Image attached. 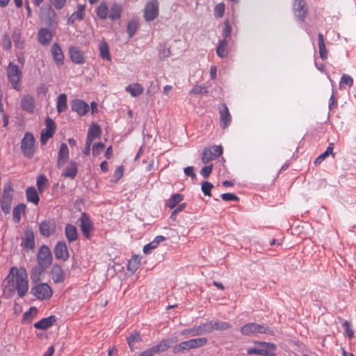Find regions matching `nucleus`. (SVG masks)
I'll return each instance as SVG.
<instances>
[{"instance_id": "1", "label": "nucleus", "mask_w": 356, "mask_h": 356, "mask_svg": "<svg viewBox=\"0 0 356 356\" xmlns=\"http://www.w3.org/2000/svg\"><path fill=\"white\" fill-rule=\"evenodd\" d=\"M28 275L24 268L12 267L10 273L3 282V293L10 297L15 291L20 298H23L28 292Z\"/></svg>"}, {"instance_id": "2", "label": "nucleus", "mask_w": 356, "mask_h": 356, "mask_svg": "<svg viewBox=\"0 0 356 356\" xmlns=\"http://www.w3.org/2000/svg\"><path fill=\"white\" fill-rule=\"evenodd\" d=\"M241 333L245 336H257L259 334H266L274 335L273 331L264 324L249 323L243 325L241 328Z\"/></svg>"}, {"instance_id": "3", "label": "nucleus", "mask_w": 356, "mask_h": 356, "mask_svg": "<svg viewBox=\"0 0 356 356\" xmlns=\"http://www.w3.org/2000/svg\"><path fill=\"white\" fill-rule=\"evenodd\" d=\"M13 200V188L10 183L3 186L1 200V209L5 214L10 213L11 211Z\"/></svg>"}, {"instance_id": "4", "label": "nucleus", "mask_w": 356, "mask_h": 356, "mask_svg": "<svg viewBox=\"0 0 356 356\" xmlns=\"http://www.w3.org/2000/svg\"><path fill=\"white\" fill-rule=\"evenodd\" d=\"M207 343L206 337L195 338L183 341L174 347L173 352L179 353L202 347Z\"/></svg>"}, {"instance_id": "5", "label": "nucleus", "mask_w": 356, "mask_h": 356, "mask_svg": "<svg viewBox=\"0 0 356 356\" xmlns=\"http://www.w3.org/2000/svg\"><path fill=\"white\" fill-rule=\"evenodd\" d=\"M31 293L38 300H49L52 296L53 291L47 283H40L33 286Z\"/></svg>"}, {"instance_id": "6", "label": "nucleus", "mask_w": 356, "mask_h": 356, "mask_svg": "<svg viewBox=\"0 0 356 356\" xmlns=\"http://www.w3.org/2000/svg\"><path fill=\"white\" fill-rule=\"evenodd\" d=\"M159 14V3L158 0H149L143 10V17L145 21L154 20Z\"/></svg>"}, {"instance_id": "7", "label": "nucleus", "mask_w": 356, "mask_h": 356, "mask_svg": "<svg viewBox=\"0 0 356 356\" xmlns=\"http://www.w3.org/2000/svg\"><path fill=\"white\" fill-rule=\"evenodd\" d=\"M35 139L32 134L26 132L21 141V149L23 155L32 158L34 154Z\"/></svg>"}, {"instance_id": "8", "label": "nucleus", "mask_w": 356, "mask_h": 356, "mask_svg": "<svg viewBox=\"0 0 356 356\" xmlns=\"http://www.w3.org/2000/svg\"><path fill=\"white\" fill-rule=\"evenodd\" d=\"M7 74L13 87L17 90H19L22 72L19 67L13 63H10L7 68Z\"/></svg>"}, {"instance_id": "9", "label": "nucleus", "mask_w": 356, "mask_h": 356, "mask_svg": "<svg viewBox=\"0 0 356 356\" xmlns=\"http://www.w3.org/2000/svg\"><path fill=\"white\" fill-rule=\"evenodd\" d=\"M37 259L38 265L43 269L48 268L51 265L52 255L47 246L42 245L40 248Z\"/></svg>"}, {"instance_id": "10", "label": "nucleus", "mask_w": 356, "mask_h": 356, "mask_svg": "<svg viewBox=\"0 0 356 356\" xmlns=\"http://www.w3.org/2000/svg\"><path fill=\"white\" fill-rule=\"evenodd\" d=\"M222 153V148L220 145H216L211 148H205L202 154V161L204 163H207L218 157Z\"/></svg>"}, {"instance_id": "11", "label": "nucleus", "mask_w": 356, "mask_h": 356, "mask_svg": "<svg viewBox=\"0 0 356 356\" xmlns=\"http://www.w3.org/2000/svg\"><path fill=\"white\" fill-rule=\"evenodd\" d=\"M254 343L257 346L258 350H261L259 355L262 356H275L274 352L276 350V346L274 343L255 341Z\"/></svg>"}, {"instance_id": "12", "label": "nucleus", "mask_w": 356, "mask_h": 356, "mask_svg": "<svg viewBox=\"0 0 356 356\" xmlns=\"http://www.w3.org/2000/svg\"><path fill=\"white\" fill-rule=\"evenodd\" d=\"M72 111L79 115H85L90 110L89 105L81 99H74L71 102Z\"/></svg>"}, {"instance_id": "13", "label": "nucleus", "mask_w": 356, "mask_h": 356, "mask_svg": "<svg viewBox=\"0 0 356 356\" xmlns=\"http://www.w3.org/2000/svg\"><path fill=\"white\" fill-rule=\"evenodd\" d=\"M81 229L83 235L89 238L90 232L93 230V225L90 220V217L86 213H83L80 218Z\"/></svg>"}, {"instance_id": "14", "label": "nucleus", "mask_w": 356, "mask_h": 356, "mask_svg": "<svg viewBox=\"0 0 356 356\" xmlns=\"http://www.w3.org/2000/svg\"><path fill=\"white\" fill-rule=\"evenodd\" d=\"M55 257L57 259L66 261L69 258V252L65 242L59 241L54 248Z\"/></svg>"}, {"instance_id": "15", "label": "nucleus", "mask_w": 356, "mask_h": 356, "mask_svg": "<svg viewBox=\"0 0 356 356\" xmlns=\"http://www.w3.org/2000/svg\"><path fill=\"white\" fill-rule=\"evenodd\" d=\"M293 11L300 22H303L307 13L305 1L302 0H296L293 4Z\"/></svg>"}, {"instance_id": "16", "label": "nucleus", "mask_w": 356, "mask_h": 356, "mask_svg": "<svg viewBox=\"0 0 356 356\" xmlns=\"http://www.w3.org/2000/svg\"><path fill=\"white\" fill-rule=\"evenodd\" d=\"M69 53L72 61L76 64H83L85 63V57L83 51L78 47H71Z\"/></svg>"}, {"instance_id": "17", "label": "nucleus", "mask_w": 356, "mask_h": 356, "mask_svg": "<svg viewBox=\"0 0 356 356\" xmlns=\"http://www.w3.org/2000/svg\"><path fill=\"white\" fill-rule=\"evenodd\" d=\"M56 229V224L53 221H42L39 225V230L40 234L45 236L48 237L51 234H54Z\"/></svg>"}, {"instance_id": "18", "label": "nucleus", "mask_w": 356, "mask_h": 356, "mask_svg": "<svg viewBox=\"0 0 356 356\" xmlns=\"http://www.w3.org/2000/svg\"><path fill=\"white\" fill-rule=\"evenodd\" d=\"M78 173V165L74 161H70L63 172L61 176L65 178H70L74 179Z\"/></svg>"}, {"instance_id": "19", "label": "nucleus", "mask_w": 356, "mask_h": 356, "mask_svg": "<svg viewBox=\"0 0 356 356\" xmlns=\"http://www.w3.org/2000/svg\"><path fill=\"white\" fill-rule=\"evenodd\" d=\"M51 278L54 283L63 282L65 280V272L58 264H54L51 270Z\"/></svg>"}, {"instance_id": "20", "label": "nucleus", "mask_w": 356, "mask_h": 356, "mask_svg": "<svg viewBox=\"0 0 356 356\" xmlns=\"http://www.w3.org/2000/svg\"><path fill=\"white\" fill-rule=\"evenodd\" d=\"M69 159V149L65 143H62L58 154L57 166L58 168L63 167V164Z\"/></svg>"}, {"instance_id": "21", "label": "nucleus", "mask_w": 356, "mask_h": 356, "mask_svg": "<svg viewBox=\"0 0 356 356\" xmlns=\"http://www.w3.org/2000/svg\"><path fill=\"white\" fill-rule=\"evenodd\" d=\"M56 321V317L55 316H50L47 318H44L40 321L34 323L35 328L38 330H47L51 327Z\"/></svg>"}, {"instance_id": "22", "label": "nucleus", "mask_w": 356, "mask_h": 356, "mask_svg": "<svg viewBox=\"0 0 356 356\" xmlns=\"http://www.w3.org/2000/svg\"><path fill=\"white\" fill-rule=\"evenodd\" d=\"M53 38L52 31L49 29L42 28L38 31V41L42 45H47Z\"/></svg>"}, {"instance_id": "23", "label": "nucleus", "mask_w": 356, "mask_h": 356, "mask_svg": "<svg viewBox=\"0 0 356 356\" xmlns=\"http://www.w3.org/2000/svg\"><path fill=\"white\" fill-rule=\"evenodd\" d=\"M53 58L58 66L63 64L64 55L60 47L57 43H54L51 49Z\"/></svg>"}, {"instance_id": "24", "label": "nucleus", "mask_w": 356, "mask_h": 356, "mask_svg": "<svg viewBox=\"0 0 356 356\" xmlns=\"http://www.w3.org/2000/svg\"><path fill=\"white\" fill-rule=\"evenodd\" d=\"M22 245L24 248L33 250L35 247V236L31 229H27L25 232L24 236L22 238Z\"/></svg>"}, {"instance_id": "25", "label": "nucleus", "mask_w": 356, "mask_h": 356, "mask_svg": "<svg viewBox=\"0 0 356 356\" xmlns=\"http://www.w3.org/2000/svg\"><path fill=\"white\" fill-rule=\"evenodd\" d=\"M21 107L24 111L29 113H33L35 108V99L29 95H24L21 100Z\"/></svg>"}, {"instance_id": "26", "label": "nucleus", "mask_w": 356, "mask_h": 356, "mask_svg": "<svg viewBox=\"0 0 356 356\" xmlns=\"http://www.w3.org/2000/svg\"><path fill=\"white\" fill-rule=\"evenodd\" d=\"M220 127L223 129H225L229 126L232 120V117L227 106H223V108L220 111Z\"/></svg>"}, {"instance_id": "27", "label": "nucleus", "mask_w": 356, "mask_h": 356, "mask_svg": "<svg viewBox=\"0 0 356 356\" xmlns=\"http://www.w3.org/2000/svg\"><path fill=\"white\" fill-rule=\"evenodd\" d=\"M172 341L170 339H163L160 341L158 344L153 346L151 347V350L153 352L154 355L156 353H160L167 350L171 346Z\"/></svg>"}, {"instance_id": "28", "label": "nucleus", "mask_w": 356, "mask_h": 356, "mask_svg": "<svg viewBox=\"0 0 356 356\" xmlns=\"http://www.w3.org/2000/svg\"><path fill=\"white\" fill-rule=\"evenodd\" d=\"M122 7L118 3H113L111 6L108 13V18L111 21H115L121 17Z\"/></svg>"}, {"instance_id": "29", "label": "nucleus", "mask_w": 356, "mask_h": 356, "mask_svg": "<svg viewBox=\"0 0 356 356\" xmlns=\"http://www.w3.org/2000/svg\"><path fill=\"white\" fill-rule=\"evenodd\" d=\"M125 90L133 97H137L143 92L144 88L141 84L136 83L128 85Z\"/></svg>"}, {"instance_id": "30", "label": "nucleus", "mask_w": 356, "mask_h": 356, "mask_svg": "<svg viewBox=\"0 0 356 356\" xmlns=\"http://www.w3.org/2000/svg\"><path fill=\"white\" fill-rule=\"evenodd\" d=\"M65 234L67 241L70 243L74 242L78 238L76 228L71 224H67L65 226Z\"/></svg>"}, {"instance_id": "31", "label": "nucleus", "mask_w": 356, "mask_h": 356, "mask_svg": "<svg viewBox=\"0 0 356 356\" xmlns=\"http://www.w3.org/2000/svg\"><path fill=\"white\" fill-rule=\"evenodd\" d=\"M101 133L100 127L98 124L93 123L88 131L87 140L93 141L96 138L100 137Z\"/></svg>"}, {"instance_id": "32", "label": "nucleus", "mask_w": 356, "mask_h": 356, "mask_svg": "<svg viewBox=\"0 0 356 356\" xmlns=\"http://www.w3.org/2000/svg\"><path fill=\"white\" fill-rule=\"evenodd\" d=\"M12 38L14 44L17 48L21 50L25 48V42L24 40L22 38V34L19 30H14Z\"/></svg>"}, {"instance_id": "33", "label": "nucleus", "mask_w": 356, "mask_h": 356, "mask_svg": "<svg viewBox=\"0 0 356 356\" xmlns=\"http://www.w3.org/2000/svg\"><path fill=\"white\" fill-rule=\"evenodd\" d=\"M27 201L38 205L40 198L37 190L34 187H29L26 191Z\"/></svg>"}, {"instance_id": "34", "label": "nucleus", "mask_w": 356, "mask_h": 356, "mask_svg": "<svg viewBox=\"0 0 356 356\" xmlns=\"http://www.w3.org/2000/svg\"><path fill=\"white\" fill-rule=\"evenodd\" d=\"M99 55L103 60L110 61L111 60L108 44L106 42L102 41L99 46Z\"/></svg>"}, {"instance_id": "35", "label": "nucleus", "mask_w": 356, "mask_h": 356, "mask_svg": "<svg viewBox=\"0 0 356 356\" xmlns=\"http://www.w3.org/2000/svg\"><path fill=\"white\" fill-rule=\"evenodd\" d=\"M97 16L104 20L108 17V8L106 2L102 1L96 8Z\"/></svg>"}, {"instance_id": "36", "label": "nucleus", "mask_w": 356, "mask_h": 356, "mask_svg": "<svg viewBox=\"0 0 356 356\" xmlns=\"http://www.w3.org/2000/svg\"><path fill=\"white\" fill-rule=\"evenodd\" d=\"M318 42L320 57L322 60H325L327 58V51L324 42L323 35L321 33L318 34Z\"/></svg>"}, {"instance_id": "37", "label": "nucleus", "mask_w": 356, "mask_h": 356, "mask_svg": "<svg viewBox=\"0 0 356 356\" xmlns=\"http://www.w3.org/2000/svg\"><path fill=\"white\" fill-rule=\"evenodd\" d=\"M67 95L64 93L59 95L57 97L56 108L59 113H62L63 111L67 109Z\"/></svg>"}, {"instance_id": "38", "label": "nucleus", "mask_w": 356, "mask_h": 356, "mask_svg": "<svg viewBox=\"0 0 356 356\" xmlns=\"http://www.w3.org/2000/svg\"><path fill=\"white\" fill-rule=\"evenodd\" d=\"M184 199V195L179 193L174 194L168 200L166 205L171 209L177 206Z\"/></svg>"}, {"instance_id": "39", "label": "nucleus", "mask_w": 356, "mask_h": 356, "mask_svg": "<svg viewBox=\"0 0 356 356\" xmlns=\"http://www.w3.org/2000/svg\"><path fill=\"white\" fill-rule=\"evenodd\" d=\"M228 41L223 39L219 42V44L216 49V54L220 58H225L227 55V47Z\"/></svg>"}, {"instance_id": "40", "label": "nucleus", "mask_w": 356, "mask_h": 356, "mask_svg": "<svg viewBox=\"0 0 356 356\" xmlns=\"http://www.w3.org/2000/svg\"><path fill=\"white\" fill-rule=\"evenodd\" d=\"M333 149H334V143H330L328 147H327V149L320 154L314 161V164L316 165H319L321 163V162L327 157L330 154H333Z\"/></svg>"}, {"instance_id": "41", "label": "nucleus", "mask_w": 356, "mask_h": 356, "mask_svg": "<svg viewBox=\"0 0 356 356\" xmlns=\"http://www.w3.org/2000/svg\"><path fill=\"white\" fill-rule=\"evenodd\" d=\"M25 204H19L14 207L13 211V220L16 222H19L21 220L22 214L25 211Z\"/></svg>"}, {"instance_id": "42", "label": "nucleus", "mask_w": 356, "mask_h": 356, "mask_svg": "<svg viewBox=\"0 0 356 356\" xmlns=\"http://www.w3.org/2000/svg\"><path fill=\"white\" fill-rule=\"evenodd\" d=\"M213 331V330H226L229 329L232 325L228 322L211 321Z\"/></svg>"}, {"instance_id": "43", "label": "nucleus", "mask_w": 356, "mask_h": 356, "mask_svg": "<svg viewBox=\"0 0 356 356\" xmlns=\"http://www.w3.org/2000/svg\"><path fill=\"white\" fill-rule=\"evenodd\" d=\"M49 181L47 177L43 175H40L37 178V187L40 193H43L45 190V188L48 186Z\"/></svg>"}, {"instance_id": "44", "label": "nucleus", "mask_w": 356, "mask_h": 356, "mask_svg": "<svg viewBox=\"0 0 356 356\" xmlns=\"http://www.w3.org/2000/svg\"><path fill=\"white\" fill-rule=\"evenodd\" d=\"M141 341L142 339L138 332H135L127 337V342L131 350H134V344Z\"/></svg>"}, {"instance_id": "45", "label": "nucleus", "mask_w": 356, "mask_h": 356, "mask_svg": "<svg viewBox=\"0 0 356 356\" xmlns=\"http://www.w3.org/2000/svg\"><path fill=\"white\" fill-rule=\"evenodd\" d=\"M85 9L86 6L83 4H79L77 6V10L74 12L73 14L74 17H75L78 21L82 20L85 17Z\"/></svg>"}, {"instance_id": "46", "label": "nucleus", "mask_w": 356, "mask_h": 356, "mask_svg": "<svg viewBox=\"0 0 356 356\" xmlns=\"http://www.w3.org/2000/svg\"><path fill=\"white\" fill-rule=\"evenodd\" d=\"M138 28V23L136 20H131L127 24V31L129 38H131L135 34Z\"/></svg>"}, {"instance_id": "47", "label": "nucleus", "mask_w": 356, "mask_h": 356, "mask_svg": "<svg viewBox=\"0 0 356 356\" xmlns=\"http://www.w3.org/2000/svg\"><path fill=\"white\" fill-rule=\"evenodd\" d=\"M213 188V185L209 181H202L201 189L204 195L211 196V190Z\"/></svg>"}, {"instance_id": "48", "label": "nucleus", "mask_w": 356, "mask_h": 356, "mask_svg": "<svg viewBox=\"0 0 356 356\" xmlns=\"http://www.w3.org/2000/svg\"><path fill=\"white\" fill-rule=\"evenodd\" d=\"M140 261L137 257H133L129 262L128 270L135 272L139 267Z\"/></svg>"}, {"instance_id": "49", "label": "nucleus", "mask_w": 356, "mask_h": 356, "mask_svg": "<svg viewBox=\"0 0 356 356\" xmlns=\"http://www.w3.org/2000/svg\"><path fill=\"white\" fill-rule=\"evenodd\" d=\"M208 90L207 87L200 85L195 86L190 91V94L193 95L206 94Z\"/></svg>"}, {"instance_id": "50", "label": "nucleus", "mask_w": 356, "mask_h": 356, "mask_svg": "<svg viewBox=\"0 0 356 356\" xmlns=\"http://www.w3.org/2000/svg\"><path fill=\"white\" fill-rule=\"evenodd\" d=\"M340 85H347L351 87L353 85V79L350 75L343 74L341 77Z\"/></svg>"}, {"instance_id": "51", "label": "nucleus", "mask_w": 356, "mask_h": 356, "mask_svg": "<svg viewBox=\"0 0 356 356\" xmlns=\"http://www.w3.org/2000/svg\"><path fill=\"white\" fill-rule=\"evenodd\" d=\"M225 4L223 3H218L214 8V15L216 17H222L225 13Z\"/></svg>"}, {"instance_id": "52", "label": "nucleus", "mask_w": 356, "mask_h": 356, "mask_svg": "<svg viewBox=\"0 0 356 356\" xmlns=\"http://www.w3.org/2000/svg\"><path fill=\"white\" fill-rule=\"evenodd\" d=\"M53 131L43 129L41 133L40 142L42 145L46 144L47 141L53 136Z\"/></svg>"}, {"instance_id": "53", "label": "nucleus", "mask_w": 356, "mask_h": 356, "mask_svg": "<svg viewBox=\"0 0 356 356\" xmlns=\"http://www.w3.org/2000/svg\"><path fill=\"white\" fill-rule=\"evenodd\" d=\"M124 174V168L122 166L118 167L113 174V180L114 183H117L123 176Z\"/></svg>"}, {"instance_id": "54", "label": "nucleus", "mask_w": 356, "mask_h": 356, "mask_svg": "<svg viewBox=\"0 0 356 356\" xmlns=\"http://www.w3.org/2000/svg\"><path fill=\"white\" fill-rule=\"evenodd\" d=\"M104 148V145L102 143H95L92 146V154L94 156L98 155Z\"/></svg>"}, {"instance_id": "55", "label": "nucleus", "mask_w": 356, "mask_h": 356, "mask_svg": "<svg viewBox=\"0 0 356 356\" xmlns=\"http://www.w3.org/2000/svg\"><path fill=\"white\" fill-rule=\"evenodd\" d=\"M200 326H201L202 332L203 334L210 333L213 331L211 321L207 322V323H202V324H200Z\"/></svg>"}, {"instance_id": "56", "label": "nucleus", "mask_w": 356, "mask_h": 356, "mask_svg": "<svg viewBox=\"0 0 356 356\" xmlns=\"http://www.w3.org/2000/svg\"><path fill=\"white\" fill-rule=\"evenodd\" d=\"M3 48L5 50H10L12 48V42L8 35H4L3 38Z\"/></svg>"}, {"instance_id": "57", "label": "nucleus", "mask_w": 356, "mask_h": 356, "mask_svg": "<svg viewBox=\"0 0 356 356\" xmlns=\"http://www.w3.org/2000/svg\"><path fill=\"white\" fill-rule=\"evenodd\" d=\"M158 247V245L154 243V241L145 245L143 247V252L146 254H150L153 250L156 249Z\"/></svg>"}, {"instance_id": "58", "label": "nucleus", "mask_w": 356, "mask_h": 356, "mask_svg": "<svg viewBox=\"0 0 356 356\" xmlns=\"http://www.w3.org/2000/svg\"><path fill=\"white\" fill-rule=\"evenodd\" d=\"M221 197L224 201L230 202V201H238V197L234 193H223L221 195Z\"/></svg>"}, {"instance_id": "59", "label": "nucleus", "mask_w": 356, "mask_h": 356, "mask_svg": "<svg viewBox=\"0 0 356 356\" xmlns=\"http://www.w3.org/2000/svg\"><path fill=\"white\" fill-rule=\"evenodd\" d=\"M212 168H213L212 165H206L202 168L200 173L204 178H207L211 175V173L212 172Z\"/></svg>"}, {"instance_id": "60", "label": "nucleus", "mask_w": 356, "mask_h": 356, "mask_svg": "<svg viewBox=\"0 0 356 356\" xmlns=\"http://www.w3.org/2000/svg\"><path fill=\"white\" fill-rule=\"evenodd\" d=\"M51 3L58 10L62 9L66 3V0H50Z\"/></svg>"}, {"instance_id": "61", "label": "nucleus", "mask_w": 356, "mask_h": 356, "mask_svg": "<svg viewBox=\"0 0 356 356\" xmlns=\"http://www.w3.org/2000/svg\"><path fill=\"white\" fill-rule=\"evenodd\" d=\"M45 123H46V128L44 129L54 132L56 129L54 122L50 118L48 117L45 120Z\"/></svg>"}, {"instance_id": "62", "label": "nucleus", "mask_w": 356, "mask_h": 356, "mask_svg": "<svg viewBox=\"0 0 356 356\" xmlns=\"http://www.w3.org/2000/svg\"><path fill=\"white\" fill-rule=\"evenodd\" d=\"M232 32V27L229 24L228 22H225V28L223 30L222 35L224 36V39L227 40L228 37H229Z\"/></svg>"}, {"instance_id": "63", "label": "nucleus", "mask_w": 356, "mask_h": 356, "mask_svg": "<svg viewBox=\"0 0 356 356\" xmlns=\"http://www.w3.org/2000/svg\"><path fill=\"white\" fill-rule=\"evenodd\" d=\"M343 326L344 327L345 330H346V332L348 336V337L350 339H351L353 337V330L350 328V324L349 322L348 321H345L343 323Z\"/></svg>"}, {"instance_id": "64", "label": "nucleus", "mask_w": 356, "mask_h": 356, "mask_svg": "<svg viewBox=\"0 0 356 356\" xmlns=\"http://www.w3.org/2000/svg\"><path fill=\"white\" fill-rule=\"evenodd\" d=\"M184 173L186 174V175L191 177L192 179L195 178L196 175H195V173L194 172L193 167L188 166L184 168Z\"/></svg>"}]
</instances>
